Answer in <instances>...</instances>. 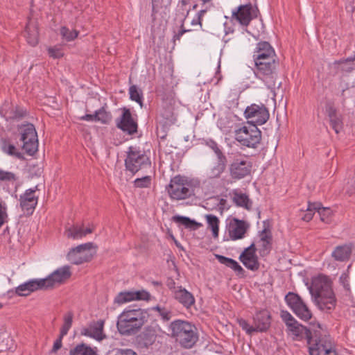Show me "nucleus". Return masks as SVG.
Segmentation results:
<instances>
[{"label": "nucleus", "mask_w": 355, "mask_h": 355, "mask_svg": "<svg viewBox=\"0 0 355 355\" xmlns=\"http://www.w3.org/2000/svg\"><path fill=\"white\" fill-rule=\"evenodd\" d=\"M146 310L135 306H128L118 316L116 328L121 335L136 334L147 321Z\"/></svg>", "instance_id": "2"}, {"label": "nucleus", "mask_w": 355, "mask_h": 355, "mask_svg": "<svg viewBox=\"0 0 355 355\" xmlns=\"http://www.w3.org/2000/svg\"><path fill=\"white\" fill-rule=\"evenodd\" d=\"M246 119H252L250 124L263 125L267 122L270 114L268 108L263 104H252L248 106L244 112Z\"/></svg>", "instance_id": "16"}, {"label": "nucleus", "mask_w": 355, "mask_h": 355, "mask_svg": "<svg viewBox=\"0 0 355 355\" xmlns=\"http://www.w3.org/2000/svg\"><path fill=\"white\" fill-rule=\"evenodd\" d=\"M157 338L156 331L151 327H148L136 337L135 345L140 350L148 349L154 344Z\"/></svg>", "instance_id": "19"}, {"label": "nucleus", "mask_w": 355, "mask_h": 355, "mask_svg": "<svg viewBox=\"0 0 355 355\" xmlns=\"http://www.w3.org/2000/svg\"><path fill=\"white\" fill-rule=\"evenodd\" d=\"M280 316L282 320L285 322L286 325L288 327V329L293 324H297V321L288 311L282 310L280 312Z\"/></svg>", "instance_id": "54"}, {"label": "nucleus", "mask_w": 355, "mask_h": 355, "mask_svg": "<svg viewBox=\"0 0 355 355\" xmlns=\"http://www.w3.org/2000/svg\"><path fill=\"white\" fill-rule=\"evenodd\" d=\"M261 241L262 242H269L272 243V235L270 230H267L266 229H264L261 232Z\"/></svg>", "instance_id": "62"}, {"label": "nucleus", "mask_w": 355, "mask_h": 355, "mask_svg": "<svg viewBox=\"0 0 355 355\" xmlns=\"http://www.w3.org/2000/svg\"><path fill=\"white\" fill-rule=\"evenodd\" d=\"M133 183L136 188H150L152 183V178L150 175H146L141 178H137Z\"/></svg>", "instance_id": "49"}, {"label": "nucleus", "mask_w": 355, "mask_h": 355, "mask_svg": "<svg viewBox=\"0 0 355 355\" xmlns=\"http://www.w3.org/2000/svg\"><path fill=\"white\" fill-rule=\"evenodd\" d=\"M17 177L15 173L12 172L5 171L0 169V180L6 182H14L17 180Z\"/></svg>", "instance_id": "55"}, {"label": "nucleus", "mask_w": 355, "mask_h": 355, "mask_svg": "<svg viewBox=\"0 0 355 355\" xmlns=\"http://www.w3.org/2000/svg\"><path fill=\"white\" fill-rule=\"evenodd\" d=\"M216 258L221 264L232 269L237 275L244 276V269L234 259L220 254H216Z\"/></svg>", "instance_id": "32"}, {"label": "nucleus", "mask_w": 355, "mask_h": 355, "mask_svg": "<svg viewBox=\"0 0 355 355\" xmlns=\"http://www.w3.org/2000/svg\"><path fill=\"white\" fill-rule=\"evenodd\" d=\"M60 34L66 41L71 42L78 37L79 31L76 30L71 31L67 26H62L60 29Z\"/></svg>", "instance_id": "46"}, {"label": "nucleus", "mask_w": 355, "mask_h": 355, "mask_svg": "<svg viewBox=\"0 0 355 355\" xmlns=\"http://www.w3.org/2000/svg\"><path fill=\"white\" fill-rule=\"evenodd\" d=\"M103 320L94 321L89 324L88 327L81 329V334L101 341L106 337L103 334Z\"/></svg>", "instance_id": "24"}, {"label": "nucleus", "mask_w": 355, "mask_h": 355, "mask_svg": "<svg viewBox=\"0 0 355 355\" xmlns=\"http://www.w3.org/2000/svg\"><path fill=\"white\" fill-rule=\"evenodd\" d=\"M256 252L257 248L254 243H252L239 256V260L248 269L252 271L258 270L260 266Z\"/></svg>", "instance_id": "18"}, {"label": "nucleus", "mask_w": 355, "mask_h": 355, "mask_svg": "<svg viewBox=\"0 0 355 355\" xmlns=\"http://www.w3.org/2000/svg\"><path fill=\"white\" fill-rule=\"evenodd\" d=\"M234 137L241 146L256 148L261 141V131L255 124H250L235 130Z\"/></svg>", "instance_id": "8"}, {"label": "nucleus", "mask_w": 355, "mask_h": 355, "mask_svg": "<svg viewBox=\"0 0 355 355\" xmlns=\"http://www.w3.org/2000/svg\"><path fill=\"white\" fill-rule=\"evenodd\" d=\"M352 248L350 245H343L337 246L331 255L336 261H347L350 259Z\"/></svg>", "instance_id": "34"}, {"label": "nucleus", "mask_w": 355, "mask_h": 355, "mask_svg": "<svg viewBox=\"0 0 355 355\" xmlns=\"http://www.w3.org/2000/svg\"><path fill=\"white\" fill-rule=\"evenodd\" d=\"M22 149L24 150L26 153L29 155H33V154L37 150V139H35L34 140L26 141L22 142Z\"/></svg>", "instance_id": "48"}, {"label": "nucleus", "mask_w": 355, "mask_h": 355, "mask_svg": "<svg viewBox=\"0 0 355 355\" xmlns=\"http://www.w3.org/2000/svg\"><path fill=\"white\" fill-rule=\"evenodd\" d=\"M150 157L144 150H141L134 146H130L128 148L127 156L125 159V167L127 171L135 174L139 171L150 167Z\"/></svg>", "instance_id": "7"}, {"label": "nucleus", "mask_w": 355, "mask_h": 355, "mask_svg": "<svg viewBox=\"0 0 355 355\" xmlns=\"http://www.w3.org/2000/svg\"><path fill=\"white\" fill-rule=\"evenodd\" d=\"M155 120L156 123L162 124L164 126H171L173 125L176 121L173 106L171 104L162 106L158 111Z\"/></svg>", "instance_id": "23"}, {"label": "nucleus", "mask_w": 355, "mask_h": 355, "mask_svg": "<svg viewBox=\"0 0 355 355\" xmlns=\"http://www.w3.org/2000/svg\"><path fill=\"white\" fill-rule=\"evenodd\" d=\"M159 313V315L164 321H168L171 318V312L164 307L157 306L153 308Z\"/></svg>", "instance_id": "56"}, {"label": "nucleus", "mask_w": 355, "mask_h": 355, "mask_svg": "<svg viewBox=\"0 0 355 355\" xmlns=\"http://www.w3.org/2000/svg\"><path fill=\"white\" fill-rule=\"evenodd\" d=\"M26 115V111L21 107H16L12 113V118L14 119H21Z\"/></svg>", "instance_id": "61"}, {"label": "nucleus", "mask_w": 355, "mask_h": 355, "mask_svg": "<svg viewBox=\"0 0 355 355\" xmlns=\"http://www.w3.org/2000/svg\"><path fill=\"white\" fill-rule=\"evenodd\" d=\"M285 301L293 312L301 320L308 321L312 318V313L302 297L297 293L288 292Z\"/></svg>", "instance_id": "12"}, {"label": "nucleus", "mask_w": 355, "mask_h": 355, "mask_svg": "<svg viewBox=\"0 0 355 355\" xmlns=\"http://www.w3.org/2000/svg\"><path fill=\"white\" fill-rule=\"evenodd\" d=\"M288 330L292 332V334L300 339H306L308 340L310 335L313 331V329L307 328L306 327L300 324L297 322L296 324H293L291 327L288 328Z\"/></svg>", "instance_id": "36"}, {"label": "nucleus", "mask_w": 355, "mask_h": 355, "mask_svg": "<svg viewBox=\"0 0 355 355\" xmlns=\"http://www.w3.org/2000/svg\"><path fill=\"white\" fill-rule=\"evenodd\" d=\"M204 144L209 148H211L214 153L221 149L218 144L212 139H207L204 140Z\"/></svg>", "instance_id": "60"}, {"label": "nucleus", "mask_w": 355, "mask_h": 355, "mask_svg": "<svg viewBox=\"0 0 355 355\" xmlns=\"http://www.w3.org/2000/svg\"><path fill=\"white\" fill-rule=\"evenodd\" d=\"M173 296L186 309L191 308L196 302L193 295L181 286H178V289L173 291Z\"/></svg>", "instance_id": "28"}, {"label": "nucleus", "mask_w": 355, "mask_h": 355, "mask_svg": "<svg viewBox=\"0 0 355 355\" xmlns=\"http://www.w3.org/2000/svg\"><path fill=\"white\" fill-rule=\"evenodd\" d=\"M232 201L237 207H243L248 211L252 209V201L246 193L234 190L233 191Z\"/></svg>", "instance_id": "33"}, {"label": "nucleus", "mask_w": 355, "mask_h": 355, "mask_svg": "<svg viewBox=\"0 0 355 355\" xmlns=\"http://www.w3.org/2000/svg\"><path fill=\"white\" fill-rule=\"evenodd\" d=\"M320 206H321L320 202H309L306 213L302 217V219L306 222L310 221L313 218L315 212L317 211V209H320Z\"/></svg>", "instance_id": "44"}, {"label": "nucleus", "mask_w": 355, "mask_h": 355, "mask_svg": "<svg viewBox=\"0 0 355 355\" xmlns=\"http://www.w3.org/2000/svg\"><path fill=\"white\" fill-rule=\"evenodd\" d=\"M116 125L129 135H132L138 131L137 122L132 118L130 109L126 107L122 109V114L116 120Z\"/></svg>", "instance_id": "17"}, {"label": "nucleus", "mask_w": 355, "mask_h": 355, "mask_svg": "<svg viewBox=\"0 0 355 355\" xmlns=\"http://www.w3.org/2000/svg\"><path fill=\"white\" fill-rule=\"evenodd\" d=\"M172 220L179 225H183L184 228L189 229V230L194 231L202 226L200 223L184 216L175 215L172 217Z\"/></svg>", "instance_id": "35"}, {"label": "nucleus", "mask_w": 355, "mask_h": 355, "mask_svg": "<svg viewBox=\"0 0 355 355\" xmlns=\"http://www.w3.org/2000/svg\"><path fill=\"white\" fill-rule=\"evenodd\" d=\"M254 61H262L270 59H276L277 55L275 54L274 49L268 42H259L257 44L256 51L253 55Z\"/></svg>", "instance_id": "22"}, {"label": "nucleus", "mask_w": 355, "mask_h": 355, "mask_svg": "<svg viewBox=\"0 0 355 355\" xmlns=\"http://www.w3.org/2000/svg\"><path fill=\"white\" fill-rule=\"evenodd\" d=\"M44 287V278L40 279H32L15 288V293L19 296H28L31 293Z\"/></svg>", "instance_id": "26"}, {"label": "nucleus", "mask_w": 355, "mask_h": 355, "mask_svg": "<svg viewBox=\"0 0 355 355\" xmlns=\"http://www.w3.org/2000/svg\"><path fill=\"white\" fill-rule=\"evenodd\" d=\"M272 317L270 311L262 309L255 313L253 316V324L256 332H266L271 325Z\"/></svg>", "instance_id": "20"}, {"label": "nucleus", "mask_w": 355, "mask_h": 355, "mask_svg": "<svg viewBox=\"0 0 355 355\" xmlns=\"http://www.w3.org/2000/svg\"><path fill=\"white\" fill-rule=\"evenodd\" d=\"M96 348H92L85 343L77 345L71 349L69 355H96Z\"/></svg>", "instance_id": "38"}, {"label": "nucleus", "mask_w": 355, "mask_h": 355, "mask_svg": "<svg viewBox=\"0 0 355 355\" xmlns=\"http://www.w3.org/2000/svg\"><path fill=\"white\" fill-rule=\"evenodd\" d=\"M130 98L139 104L141 107L143 106V92L141 89L133 85L129 88Z\"/></svg>", "instance_id": "43"}, {"label": "nucleus", "mask_w": 355, "mask_h": 355, "mask_svg": "<svg viewBox=\"0 0 355 355\" xmlns=\"http://www.w3.org/2000/svg\"><path fill=\"white\" fill-rule=\"evenodd\" d=\"M150 295L148 292L141 291H125L119 293L114 298V303L122 304L132 300H148Z\"/></svg>", "instance_id": "25"}, {"label": "nucleus", "mask_w": 355, "mask_h": 355, "mask_svg": "<svg viewBox=\"0 0 355 355\" xmlns=\"http://www.w3.org/2000/svg\"><path fill=\"white\" fill-rule=\"evenodd\" d=\"M318 308L326 313H331L337 305V299L332 288L330 278L320 274L312 279L309 288Z\"/></svg>", "instance_id": "1"}, {"label": "nucleus", "mask_w": 355, "mask_h": 355, "mask_svg": "<svg viewBox=\"0 0 355 355\" xmlns=\"http://www.w3.org/2000/svg\"><path fill=\"white\" fill-rule=\"evenodd\" d=\"M259 13L257 7H252L251 3L240 5L232 11V18L236 20L241 25L248 26L251 21L257 17Z\"/></svg>", "instance_id": "14"}, {"label": "nucleus", "mask_w": 355, "mask_h": 355, "mask_svg": "<svg viewBox=\"0 0 355 355\" xmlns=\"http://www.w3.org/2000/svg\"><path fill=\"white\" fill-rule=\"evenodd\" d=\"M169 327L171 336L184 348L193 347L198 340L196 327L187 321L175 320Z\"/></svg>", "instance_id": "4"}, {"label": "nucleus", "mask_w": 355, "mask_h": 355, "mask_svg": "<svg viewBox=\"0 0 355 355\" xmlns=\"http://www.w3.org/2000/svg\"><path fill=\"white\" fill-rule=\"evenodd\" d=\"M93 247V243L89 242L72 248L68 252L67 259L73 265L89 262L96 254V250L92 249Z\"/></svg>", "instance_id": "9"}, {"label": "nucleus", "mask_w": 355, "mask_h": 355, "mask_svg": "<svg viewBox=\"0 0 355 355\" xmlns=\"http://www.w3.org/2000/svg\"><path fill=\"white\" fill-rule=\"evenodd\" d=\"M71 266L69 265L58 268L46 277V290L53 289L64 284L71 277Z\"/></svg>", "instance_id": "15"}, {"label": "nucleus", "mask_w": 355, "mask_h": 355, "mask_svg": "<svg viewBox=\"0 0 355 355\" xmlns=\"http://www.w3.org/2000/svg\"><path fill=\"white\" fill-rule=\"evenodd\" d=\"M236 322L239 327L245 331L248 335H252L256 332L254 324L251 325L246 320L243 318H237Z\"/></svg>", "instance_id": "50"}, {"label": "nucleus", "mask_w": 355, "mask_h": 355, "mask_svg": "<svg viewBox=\"0 0 355 355\" xmlns=\"http://www.w3.org/2000/svg\"><path fill=\"white\" fill-rule=\"evenodd\" d=\"M96 121L103 125H109L112 120V115L110 112L106 110L105 106H102L96 110Z\"/></svg>", "instance_id": "39"}, {"label": "nucleus", "mask_w": 355, "mask_h": 355, "mask_svg": "<svg viewBox=\"0 0 355 355\" xmlns=\"http://www.w3.org/2000/svg\"><path fill=\"white\" fill-rule=\"evenodd\" d=\"M340 283L343 285L345 290L347 291H350V286L349 284V275L348 274L343 272L339 278Z\"/></svg>", "instance_id": "58"}, {"label": "nucleus", "mask_w": 355, "mask_h": 355, "mask_svg": "<svg viewBox=\"0 0 355 355\" xmlns=\"http://www.w3.org/2000/svg\"><path fill=\"white\" fill-rule=\"evenodd\" d=\"M8 217V214L6 212V207H3L0 203V228L6 221V218Z\"/></svg>", "instance_id": "63"}, {"label": "nucleus", "mask_w": 355, "mask_h": 355, "mask_svg": "<svg viewBox=\"0 0 355 355\" xmlns=\"http://www.w3.org/2000/svg\"><path fill=\"white\" fill-rule=\"evenodd\" d=\"M24 36L27 42L32 46H35L38 43V33L36 30H33L31 33L30 26H26L24 31Z\"/></svg>", "instance_id": "47"}, {"label": "nucleus", "mask_w": 355, "mask_h": 355, "mask_svg": "<svg viewBox=\"0 0 355 355\" xmlns=\"http://www.w3.org/2000/svg\"><path fill=\"white\" fill-rule=\"evenodd\" d=\"M216 258L221 264L232 269L237 275L244 276V269L234 259L220 254H216Z\"/></svg>", "instance_id": "31"}, {"label": "nucleus", "mask_w": 355, "mask_h": 355, "mask_svg": "<svg viewBox=\"0 0 355 355\" xmlns=\"http://www.w3.org/2000/svg\"><path fill=\"white\" fill-rule=\"evenodd\" d=\"M216 156V163H220L222 165L227 166V159L226 155L223 152L222 149L219 150L216 153H215Z\"/></svg>", "instance_id": "59"}, {"label": "nucleus", "mask_w": 355, "mask_h": 355, "mask_svg": "<svg viewBox=\"0 0 355 355\" xmlns=\"http://www.w3.org/2000/svg\"><path fill=\"white\" fill-rule=\"evenodd\" d=\"M317 212L319 214L322 221L329 223L331 221V210L328 207H322L320 206V209H317Z\"/></svg>", "instance_id": "53"}, {"label": "nucleus", "mask_w": 355, "mask_h": 355, "mask_svg": "<svg viewBox=\"0 0 355 355\" xmlns=\"http://www.w3.org/2000/svg\"><path fill=\"white\" fill-rule=\"evenodd\" d=\"M49 56L53 59H60L64 56V51L60 45H55L48 48Z\"/></svg>", "instance_id": "51"}, {"label": "nucleus", "mask_w": 355, "mask_h": 355, "mask_svg": "<svg viewBox=\"0 0 355 355\" xmlns=\"http://www.w3.org/2000/svg\"><path fill=\"white\" fill-rule=\"evenodd\" d=\"M285 301L293 312L301 320L308 321L312 318V313L302 297L297 293L288 292Z\"/></svg>", "instance_id": "11"}, {"label": "nucleus", "mask_w": 355, "mask_h": 355, "mask_svg": "<svg viewBox=\"0 0 355 355\" xmlns=\"http://www.w3.org/2000/svg\"><path fill=\"white\" fill-rule=\"evenodd\" d=\"M35 190L29 189L20 196V207L27 216L31 215L37 204V198L35 196Z\"/></svg>", "instance_id": "21"}, {"label": "nucleus", "mask_w": 355, "mask_h": 355, "mask_svg": "<svg viewBox=\"0 0 355 355\" xmlns=\"http://www.w3.org/2000/svg\"><path fill=\"white\" fill-rule=\"evenodd\" d=\"M313 331L306 340L309 355H337L336 345L329 334H324L320 323L313 324Z\"/></svg>", "instance_id": "3"}, {"label": "nucleus", "mask_w": 355, "mask_h": 355, "mask_svg": "<svg viewBox=\"0 0 355 355\" xmlns=\"http://www.w3.org/2000/svg\"><path fill=\"white\" fill-rule=\"evenodd\" d=\"M37 139V132L33 124L28 123L21 127V139L24 142Z\"/></svg>", "instance_id": "37"}, {"label": "nucleus", "mask_w": 355, "mask_h": 355, "mask_svg": "<svg viewBox=\"0 0 355 355\" xmlns=\"http://www.w3.org/2000/svg\"><path fill=\"white\" fill-rule=\"evenodd\" d=\"M2 150L9 155L15 157L19 159L23 158L21 153L19 152V150L13 144H10V142L7 140H4L3 141Z\"/></svg>", "instance_id": "42"}, {"label": "nucleus", "mask_w": 355, "mask_h": 355, "mask_svg": "<svg viewBox=\"0 0 355 355\" xmlns=\"http://www.w3.org/2000/svg\"><path fill=\"white\" fill-rule=\"evenodd\" d=\"M252 163L241 154H236L229 165L230 177L234 180H241L250 175Z\"/></svg>", "instance_id": "10"}, {"label": "nucleus", "mask_w": 355, "mask_h": 355, "mask_svg": "<svg viewBox=\"0 0 355 355\" xmlns=\"http://www.w3.org/2000/svg\"><path fill=\"white\" fill-rule=\"evenodd\" d=\"M326 113L329 119L330 125L336 133H339L343 128V121L338 114L337 109L333 103H327L325 106Z\"/></svg>", "instance_id": "29"}, {"label": "nucleus", "mask_w": 355, "mask_h": 355, "mask_svg": "<svg viewBox=\"0 0 355 355\" xmlns=\"http://www.w3.org/2000/svg\"><path fill=\"white\" fill-rule=\"evenodd\" d=\"M206 219L208 224V226L211 229L212 235L214 238H217L218 236L219 232V219L217 216L208 214L206 215Z\"/></svg>", "instance_id": "41"}, {"label": "nucleus", "mask_w": 355, "mask_h": 355, "mask_svg": "<svg viewBox=\"0 0 355 355\" xmlns=\"http://www.w3.org/2000/svg\"><path fill=\"white\" fill-rule=\"evenodd\" d=\"M225 166L222 165L220 163H216V164L210 169L209 177L210 178H218L225 171Z\"/></svg>", "instance_id": "52"}, {"label": "nucleus", "mask_w": 355, "mask_h": 355, "mask_svg": "<svg viewBox=\"0 0 355 355\" xmlns=\"http://www.w3.org/2000/svg\"><path fill=\"white\" fill-rule=\"evenodd\" d=\"M92 232V228L87 227L84 229L83 226L73 225L66 229L64 234L69 239H79Z\"/></svg>", "instance_id": "30"}, {"label": "nucleus", "mask_w": 355, "mask_h": 355, "mask_svg": "<svg viewBox=\"0 0 355 355\" xmlns=\"http://www.w3.org/2000/svg\"><path fill=\"white\" fill-rule=\"evenodd\" d=\"M285 301L293 312L301 320L308 321L312 318V313L302 297L297 293L288 292Z\"/></svg>", "instance_id": "13"}, {"label": "nucleus", "mask_w": 355, "mask_h": 355, "mask_svg": "<svg viewBox=\"0 0 355 355\" xmlns=\"http://www.w3.org/2000/svg\"><path fill=\"white\" fill-rule=\"evenodd\" d=\"M189 11H190L189 10H187L186 11V12H184V10L182 9V12L180 14L181 15V20H180V29H179V31L177 33L175 32V33L173 35V42H175L176 40H180L181 37L184 33L190 31V30L186 29L184 28V22H185V20H186L187 17H188Z\"/></svg>", "instance_id": "40"}, {"label": "nucleus", "mask_w": 355, "mask_h": 355, "mask_svg": "<svg viewBox=\"0 0 355 355\" xmlns=\"http://www.w3.org/2000/svg\"><path fill=\"white\" fill-rule=\"evenodd\" d=\"M272 248V243L269 242H263L261 245V248L260 250V253L261 255L268 254Z\"/></svg>", "instance_id": "64"}, {"label": "nucleus", "mask_w": 355, "mask_h": 355, "mask_svg": "<svg viewBox=\"0 0 355 355\" xmlns=\"http://www.w3.org/2000/svg\"><path fill=\"white\" fill-rule=\"evenodd\" d=\"M254 73L257 78L262 80L268 87L275 86L278 77L279 60L270 59L254 62Z\"/></svg>", "instance_id": "5"}, {"label": "nucleus", "mask_w": 355, "mask_h": 355, "mask_svg": "<svg viewBox=\"0 0 355 355\" xmlns=\"http://www.w3.org/2000/svg\"><path fill=\"white\" fill-rule=\"evenodd\" d=\"M248 225L243 220L234 218L230 224L229 235L232 240L236 241L244 237Z\"/></svg>", "instance_id": "27"}, {"label": "nucleus", "mask_w": 355, "mask_h": 355, "mask_svg": "<svg viewBox=\"0 0 355 355\" xmlns=\"http://www.w3.org/2000/svg\"><path fill=\"white\" fill-rule=\"evenodd\" d=\"M166 191L171 199L174 200H185L194 195V190L187 179L180 175L171 179L170 183L166 187Z\"/></svg>", "instance_id": "6"}, {"label": "nucleus", "mask_w": 355, "mask_h": 355, "mask_svg": "<svg viewBox=\"0 0 355 355\" xmlns=\"http://www.w3.org/2000/svg\"><path fill=\"white\" fill-rule=\"evenodd\" d=\"M73 313L71 311L67 312L64 315V322L60 329L61 336H64L67 334L69 330L71 327L73 322Z\"/></svg>", "instance_id": "45"}, {"label": "nucleus", "mask_w": 355, "mask_h": 355, "mask_svg": "<svg viewBox=\"0 0 355 355\" xmlns=\"http://www.w3.org/2000/svg\"><path fill=\"white\" fill-rule=\"evenodd\" d=\"M156 125H157L156 134H157V137L162 140L166 139V138L167 137L168 130L170 126H164V125H162V124H157V123H156Z\"/></svg>", "instance_id": "57"}]
</instances>
